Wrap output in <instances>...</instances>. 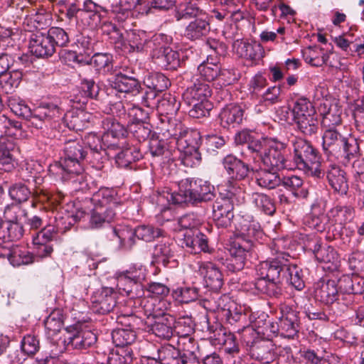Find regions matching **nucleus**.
<instances>
[{"instance_id":"79ce46f5","label":"nucleus","mask_w":364,"mask_h":364,"mask_svg":"<svg viewBox=\"0 0 364 364\" xmlns=\"http://www.w3.org/2000/svg\"><path fill=\"white\" fill-rule=\"evenodd\" d=\"M154 61L165 70H176L181 64L180 53L168 46Z\"/></svg>"},{"instance_id":"dca6fc26","label":"nucleus","mask_w":364,"mask_h":364,"mask_svg":"<svg viewBox=\"0 0 364 364\" xmlns=\"http://www.w3.org/2000/svg\"><path fill=\"white\" fill-rule=\"evenodd\" d=\"M117 305V292L111 287H103L95 292L91 297V309L98 314L112 311Z\"/></svg>"},{"instance_id":"774afa93","label":"nucleus","mask_w":364,"mask_h":364,"mask_svg":"<svg viewBox=\"0 0 364 364\" xmlns=\"http://www.w3.org/2000/svg\"><path fill=\"white\" fill-rule=\"evenodd\" d=\"M1 75L0 83L2 85V87L9 92L19 85L23 77V73L19 68H15Z\"/></svg>"},{"instance_id":"4c0bfd02","label":"nucleus","mask_w":364,"mask_h":364,"mask_svg":"<svg viewBox=\"0 0 364 364\" xmlns=\"http://www.w3.org/2000/svg\"><path fill=\"white\" fill-rule=\"evenodd\" d=\"M172 42V38L164 33H156L150 38H147L146 52H149L153 60L166 49Z\"/></svg>"},{"instance_id":"412c9836","label":"nucleus","mask_w":364,"mask_h":364,"mask_svg":"<svg viewBox=\"0 0 364 364\" xmlns=\"http://www.w3.org/2000/svg\"><path fill=\"white\" fill-rule=\"evenodd\" d=\"M314 296L316 300L326 305L338 299L341 294L337 281L324 278L319 279L314 285Z\"/></svg>"},{"instance_id":"4d7b16f0","label":"nucleus","mask_w":364,"mask_h":364,"mask_svg":"<svg viewBox=\"0 0 364 364\" xmlns=\"http://www.w3.org/2000/svg\"><path fill=\"white\" fill-rule=\"evenodd\" d=\"M55 175L60 176L63 181H68L74 191L84 192L88 189L87 177L84 175L83 171L77 173L65 171L63 173Z\"/></svg>"},{"instance_id":"4468645a","label":"nucleus","mask_w":364,"mask_h":364,"mask_svg":"<svg viewBox=\"0 0 364 364\" xmlns=\"http://www.w3.org/2000/svg\"><path fill=\"white\" fill-rule=\"evenodd\" d=\"M179 241L183 248L191 254H198L200 252H210L208 245V239L200 229L187 230L182 232Z\"/></svg>"},{"instance_id":"5701e85b","label":"nucleus","mask_w":364,"mask_h":364,"mask_svg":"<svg viewBox=\"0 0 364 364\" xmlns=\"http://www.w3.org/2000/svg\"><path fill=\"white\" fill-rule=\"evenodd\" d=\"M222 315L229 324L237 328L238 332L243 331L252 323L251 314L235 304H230L228 309H222Z\"/></svg>"},{"instance_id":"37998d69","label":"nucleus","mask_w":364,"mask_h":364,"mask_svg":"<svg viewBox=\"0 0 364 364\" xmlns=\"http://www.w3.org/2000/svg\"><path fill=\"white\" fill-rule=\"evenodd\" d=\"M150 331L156 336L164 339H169L173 336V324L174 318L172 316H165L164 320L159 319L149 321Z\"/></svg>"},{"instance_id":"f03ea898","label":"nucleus","mask_w":364,"mask_h":364,"mask_svg":"<svg viewBox=\"0 0 364 364\" xmlns=\"http://www.w3.org/2000/svg\"><path fill=\"white\" fill-rule=\"evenodd\" d=\"M324 153L343 162H348L360 155L359 140L343 127L324 129L322 135Z\"/></svg>"},{"instance_id":"49530a36","label":"nucleus","mask_w":364,"mask_h":364,"mask_svg":"<svg viewBox=\"0 0 364 364\" xmlns=\"http://www.w3.org/2000/svg\"><path fill=\"white\" fill-rule=\"evenodd\" d=\"M294 122L297 130L306 136H312L318 132L320 121L317 114L306 116Z\"/></svg>"},{"instance_id":"7c9ffc66","label":"nucleus","mask_w":364,"mask_h":364,"mask_svg":"<svg viewBox=\"0 0 364 364\" xmlns=\"http://www.w3.org/2000/svg\"><path fill=\"white\" fill-rule=\"evenodd\" d=\"M210 31V25L206 18H196L185 28L183 36L191 41L203 40Z\"/></svg>"},{"instance_id":"c9c22d12","label":"nucleus","mask_w":364,"mask_h":364,"mask_svg":"<svg viewBox=\"0 0 364 364\" xmlns=\"http://www.w3.org/2000/svg\"><path fill=\"white\" fill-rule=\"evenodd\" d=\"M112 158H114L116 164L119 168H127L132 163L139 161L142 157L140 149L135 146L112 151Z\"/></svg>"},{"instance_id":"c756f323","label":"nucleus","mask_w":364,"mask_h":364,"mask_svg":"<svg viewBox=\"0 0 364 364\" xmlns=\"http://www.w3.org/2000/svg\"><path fill=\"white\" fill-rule=\"evenodd\" d=\"M119 149V146L115 142L106 143L105 146H100L98 150L90 151L86 159L94 168L101 170L109 159L112 158V151Z\"/></svg>"},{"instance_id":"2f4dec72","label":"nucleus","mask_w":364,"mask_h":364,"mask_svg":"<svg viewBox=\"0 0 364 364\" xmlns=\"http://www.w3.org/2000/svg\"><path fill=\"white\" fill-rule=\"evenodd\" d=\"M223 165L228 175L235 180L245 179L250 171L248 164L232 154H228L223 159Z\"/></svg>"},{"instance_id":"ea45409f","label":"nucleus","mask_w":364,"mask_h":364,"mask_svg":"<svg viewBox=\"0 0 364 364\" xmlns=\"http://www.w3.org/2000/svg\"><path fill=\"white\" fill-rule=\"evenodd\" d=\"M250 354L252 358L264 364L272 363L276 358L273 346L265 341H259L252 345Z\"/></svg>"},{"instance_id":"c85d7f7f","label":"nucleus","mask_w":364,"mask_h":364,"mask_svg":"<svg viewBox=\"0 0 364 364\" xmlns=\"http://www.w3.org/2000/svg\"><path fill=\"white\" fill-rule=\"evenodd\" d=\"M15 149L16 143L14 139L0 136V169L9 172L14 168Z\"/></svg>"},{"instance_id":"9b49d317","label":"nucleus","mask_w":364,"mask_h":364,"mask_svg":"<svg viewBox=\"0 0 364 364\" xmlns=\"http://www.w3.org/2000/svg\"><path fill=\"white\" fill-rule=\"evenodd\" d=\"M18 209V208L16 205H7L4 213L6 220L0 219V239L4 242L18 240L23 235V225L12 215V213H16Z\"/></svg>"},{"instance_id":"ddd939ff","label":"nucleus","mask_w":364,"mask_h":364,"mask_svg":"<svg viewBox=\"0 0 364 364\" xmlns=\"http://www.w3.org/2000/svg\"><path fill=\"white\" fill-rule=\"evenodd\" d=\"M65 330L67 336L65 341L73 349L86 350L97 342L96 334L90 330L82 329L79 326H70Z\"/></svg>"},{"instance_id":"de8ad7c7","label":"nucleus","mask_w":364,"mask_h":364,"mask_svg":"<svg viewBox=\"0 0 364 364\" xmlns=\"http://www.w3.org/2000/svg\"><path fill=\"white\" fill-rule=\"evenodd\" d=\"M105 128L107 129V132L102 136V142L104 145L108 143L109 139L112 136L114 139H118L120 137L125 136L128 132L123 124L117 122L112 117H107L103 121Z\"/></svg>"},{"instance_id":"864d4df0","label":"nucleus","mask_w":364,"mask_h":364,"mask_svg":"<svg viewBox=\"0 0 364 364\" xmlns=\"http://www.w3.org/2000/svg\"><path fill=\"white\" fill-rule=\"evenodd\" d=\"M112 338L116 346L124 347L135 341L136 333L132 328H117L112 331Z\"/></svg>"},{"instance_id":"c03bdc74","label":"nucleus","mask_w":364,"mask_h":364,"mask_svg":"<svg viewBox=\"0 0 364 364\" xmlns=\"http://www.w3.org/2000/svg\"><path fill=\"white\" fill-rule=\"evenodd\" d=\"M146 40L145 32L131 31L128 33L127 42L124 41L122 51L124 53L144 52Z\"/></svg>"},{"instance_id":"a19ab883","label":"nucleus","mask_w":364,"mask_h":364,"mask_svg":"<svg viewBox=\"0 0 364 364\" xmlns=\"http://www.w3.org/2000/svg\"><path fill=\"white\" fill-rule=\"evenodd\" d=\"M302 55L306 63L314 67L326 64L329 58L328 53L318 46H309L302 50Z\"/></svg>"},{"instance_id":"bf43d9fd","label":"nucleus","mask_w":364,"mask_h":364,"mask_svg":"<svg viewBox=\"0 0 364 364\" xmlns=\"http://www.w3.org/2000/svg\"><path fill=\"white\" fill-rule=\"evenodd\" d=\"M166 141L167 140L159 136L157 134H153L151 136L149 139V150L153 157H168L169 150Z\"/></svg>"},{"instance_id":"e2e57ef3","label":"nucleus","mask_w":364,"mask_h":364,"mask_svg":"<svg viewBox=\"0 0 364 364\" xmlns=\"http://www.w3.org/2000/svg\"><path fill=\"white\" fill-rule=\"evenodd\" d=\"M7 103L11 112L16 115L27 120L31 116L32 109L23 100L16 96L8 97Z\"/></svg>"},{"instance_id":"3c124183","label":"nucleus","mask_w":364,"mask_h":364,"mask_svg":"<svg viewBox=\"0 0 364 364\" xmlns=\"http://www.w3.org/2000/svg\"><path fill=\"white\" fill-rule=\"evenodd\" d=\"M63 314L60 309L53 311L44 321V326L48 336L57 335L63 326Z\"/></svg>"},{"instance_id":"8fccbe9b","label":"nucleus","mask_w":364,"mask_h":364,"mask_svg":"<svg viewBox=\"0 0 364 364\" xmlns=\"http://www.w3.org/2000/svg\"><path fill=\"white\" fill-rule=\"evenodd\" d=\"M280 185L297 198H306L308 196V191L302 188L303 180L295 175L281 178Z\"/></svg>"},{"instance_id":"052dcab7","label":"nucleus","mask_w":364,"mask_h":364,"mask_svg":"<svg viewBox=\"0 0 364 364\" xmlns=\"http://www.w3.org/2000/svg\"><path fill=\"white\" fill-rule=\"evenodd\" d=\"M46 33L55 50L57 48L67 46L70 42L68 33L62 28L51 27Z\"/></svg>"},{"instance_id":"9d476101","label":"nucleus","mask_w":364,"mask_h":364,"mask_svg":"<svg viewBox=\"0 0 364 364\" xmlns=\"http://www.w3.org/2000/svg\"><path fill=\"white\" fill-rule=\"evenodd\" d=\"M279 321L277 323V334L287 338H294L298 336L300 328L299 312L288 305L281 307Z\"/></svg>"},{"instance_id":"a211bd4d","label":"nucleus","mask_w":364,"mask_h":364,"mask_svg":"<svg viewBox=\"0 0 364 364\" xmlns=\"http://www.w3.org/2000/svg\"><path fill=\"white\" fill-rule=\"evenodd\" d=\"M157 134L166 140L173 139L178 141L185 137L188 132L181 122L169 119L167 116L161 118L156 126Z\"/></svg>"},{"instance_id":"39448f33","label":"nucleus","mask_w":364,"mask_h":364,"mask_svg":"<svg viewBox=\"0 0 364 364\" xmlns=\"http://www.w3.org/2000/svg\"><path fill=\"white\" fill-rule=\"evenodd\" d=\"M87 155V149L83 146L82 141L69 139L64 144L63 156L59 161L50 165L49 171L53 174L63 173L65 171L80 173L84 171L83 161Z\"/></svg>"},{"instance_id":"680f3d73","label":"nucleus","mask_w":364,"mask_h":364,"mask_svg":"<svg viewBox=\"0 0 364 364\" xmlns=\"http://www.w3.org/2000/svg\"><path fill=\"white\" fill-rule=\"evenodd\" d=\"M128 132L138 141H144L149 138L151 125L147 122H131L128 125Z\"/></svg>"},{"instance_id":"58836bf2","label":"nucleus","mask_w":364,"mask_h":364,"mask_svg":"<svg viewBox=\"0 0 364 364\" xmlns=\"http://www.w3.org/2000/svg\"><path fill=\"white\" fill-rule=\"evenodd\" d=\"M212 95V90L208 83L198 81L192 86L188 87L183 93L185 101H209V97Z\"/></svg>"},{"instance_id":"7ed1b4c3","label":"nucleus","mask_w":364,"mask_h":364,"mask_svg":"<svg viewBox=\"0 0 364 364\" xmlns=\"http://www.w3.org/2000/svg\"><path fill=\"white\" fill-rule=\"evenodd\" d=\"M215 188L201 178H186L178 183V191L168 193L167 199L173 204H198L213 200Z\"/></svg>"},{"instance_id":"13d9d810","label":"nucleus","mask_w":364,"mask_h":364,"mask_svg":"<svg viewBox=\"0 0 364 364\" xmlns=\"http://www.w3.org/2000/svg\"><path fill=\"white\" fill-rule=\"evenodd\" d=\"M252 203L255 205L268 215H272L276 211L274 200L267 194L253 193L252 194Z\"/></svg>"},{"instance_id":"cd10ccee","label":"nucleus","mask_w":364,"mask_h":364,"mask_svg":"<svg viewBox=\"0 0 364 364\" xmlns=\"http://www.w3.org/2000/svg\"><path fill=\"white\" fill-rule=\"evenodd\" d=\"M245 109L238 104H229L222 109L220 113V124L224 128L235 127L245 119Z\"/></svg>"},{"instance_id":"f3484780","label":"nucleus","mask_w":364,"mask_h":364,"mask_svg":"<svg viewBox=\"0 0 364 364\" xmlns=\"http://www.w3.org/2000/svg\"><path fill=\"white\" fill-rule=\"evenodd\" d=\"M176 245L170 240H161L154 247L152 258L154 263L164 267L174 268L178 264L175 258Z\"/></svg>"},{"instance_id":"6e6552de","label":"nucleus","mask_w":364,"mask_h":364,"mask_svg":"<svg viewBox=\"0 0 364 364\" xmlns=\"http://www.w3.org/2000/svg\"><path fill=\"white\" fill-rule=\"evenodd\" d=\"M355 211L351 205H336L327 213L328 230H331L334 237L344 240L343 229L352 222L355 218Z\"/></svg>"},{"instance_id":"72a5a7b5","label":"nucleus","mask_w":364,"mask_h":364,"mask_svg":"<svg viewBox=\"0 0 364 364\" xmlns=\"http://www.w3.org/2000/svg\"><path fill=\"white\" fill-rule=\"evenodd\" d=\"M278 171L267 168H259L255 172L256 183L262 188L272 190L279 186L281 178Z\"/></svg>"},{"instance_id":"338daca9","label":"nucleus","mask_w":364,"mask_h":364,"mask_svg":"<svg viewBox=\"0 0 364 364\" xmlns=\"http://www.w3.org/2000/svg\"><path fill=\"white\" fill-rule=\"evenodd\" d=\"M31 23H33L36 29H43L48 26L52 22L51 14L46 12L44 9H32L28 19Z\"/></svg>"},{"instance_id":"b1692460","label":"nucleus","mask_w":364,"mask_h":364,"mask_svg":"<svg viewBox=\"0 0 364 364\" xmlns=\"http://www.w3.org/2000/svg\"><path fill=\"white\" fill-rule=\"evenodd\" d=\"M29 49L33 55L42 58H50L56 52L46 33L39 31L31 35Z\"/></svg>"},{"instance_id":"603ef678","label":"nucleus","mask_w":364,"mask_h":364,"mask_svg":"<svg viewBox=\"0 0 364 364\" xmlns=\"http://www.w3.org/2000/svg\"><path fill=\"white\" fill-rule=\"evenodd\" d=\"M144 84L149 90L161 92L166 90L171 83L168 78L164 74L161 73H152L145 76Z\"/></svg>"},{"instance_id":"20e7f679","label":"nucleus","mask_w":364,"mask_h":364,"mask_svg":"<svg viewBox=\"0 0 364 364\" xmlns=\"http://www.w3.org/2000/svg\"><path fill=\"white\" fill-rule=\"evenodd\" d=\"M292 145V159L296 167L309 176L323 178L325 168L321 162L318 151L309 141L301 138L295 139Z\"/></svg>"},{"instance_id":"0e129e2a","label":"nucleus","mask_w":364,"mask_h":364,"mask_svg":"<svg viewBox=\"0 0 364 364\" xmlns=\"http://www.w3.org/2000/svg\"><path fill=\"white\" fill-rule=\"evenodd\" d=\"M22 125L20 122L12 120L4 114H0V132L11 138L21 133Z\"/></svg>"},{"instance_id":"0eeeda50","label":"nucleus","mask_w":364,"mask_h":364,"mask_svg":"<svg viewBox=\"0 0 364 364\" xmlns=\"http://www.w3.org/2000/svg\"><path fill=\"white\" fill-rule=\"evenodd\" d=\"M109 85L117 92L136 96L142 92L140 81L134 76L132 70L116 72L109 79Z\"/></svg>"},{"instance_id":"6e6d98bb","label":"nucleus","mask_w":364,"mask_h":364,"mask_svg":"<svg viewBox=\"0 0 364 364\" xmlns=\"http://www.w3.org/2000/svg\"><path fill=\"white\" fill-rule=\"evenodd\" d=\"M284 279L298 291H301L305 287L302 269L291 262Z\"/></svg>"},{"instance_id":"bb28decb","label":"nucleus","mask_w":364,"mask_h":364,"mask_svg":"<svg viewBox=\"0 0 364 364\" xmlns=\"http://www.w3.org/2000/svg\"><path fill=\"white\" fill-rule=\"evenodd\" d=\"M234 207L229 202L216 199L213 205V217L218 228H228L234 218Z\"/></svg>"},{"instance_id":"473e14b6","label":"nucleus","mask_w":364,"mask_h":364,"mask_svg":"<svg viewBox=\"0 0 364 364\" xmlns=\"http://www.w3.org/2000/svg\"><path fill=\"white\" fill-rule=\"evenodd\" d=\"M326 177L331 186L335 191L341 194H346L348 190V183L346 173L338 166L331 165L326 171Z\"/></svg>"},{"instance_id":"393cba45","label":"nucleus","mask_w":364,"mask_h":364,"mask_svg":"<svg viewBox=\"0 0 364 364\" xmlns=\"http://www.w3.org/2000/svg\"><path fill=\"white\" fill-rule=\"evenodd\" d=\"M199 273L204 278L205 286L213 291H219L223 285L221 271L213 263L202 262L199 265Z\"/></svg>"},{"instance_id":"f8f14e48","label":"nucleus","mask_w":364,"mask_h":364,"mask_svg":"<svg viewBox=\"0 0 364 364\" xmlns=\"http://www.w3.org/2000/svg\"><path fill=\"white\" fill-rule=\"evenodd\" d=\"M286 149L285 143L277 139L270 141V145L267 146V149L261 159L263 166L278 171L287 168Z\"/></svg>"},{"instance_id":"2eb2a0df","label":"nucleus","mask_w":364,"mask_h":364,"mask_svg":"<svg viewBox=\"0 0 364 364\" xmlns=\"http://www.w3.org/2000/svg\"><path fill=\"white\" fill-rule=\"evenodd\" d=\"M107 239L116 243L118 250H130L136 243L134 228L128 225H117L109 227Z\"/></svg>"},{"instance_id":"f257e3e1","label":"nucleus","mask_w":364,"mask_h":364,"mask_svg":"<svg viewBox=\"0 0 364 364\" xmlns=\"http://www.w3.org/2000/svg\"><path fill=\"white\" fill-rule=\"evenodd\" d=\"M288 240L274 239L269 245L272 257L260 262L256 267L257 278L254 286L258 293L270 297H278L282 294V284L288 269L291 257L285 252Z\"/></svg>"},{"instance_id":"5fc2aeb1","label":"nucleus","mask_w":364,"mask_h":364,"mask_svg":"<svg viewBox=\"0 0 364 364\" xmlns=\"http://www.w3.org/2000/svg\"><path fill=\"white\" fill-rule=\"evenodd\" d=\"M292 113L294 121L317 114L312 103L306 97H300L295 100Z\"/></svg>"},{"instance_id":"f704fd0d","label":"nucleus","mask_w":364,"mask_h":364,"mask_svg":"<svg viewBox=\"0 0 364 364\" xmlns=\"http://www.w3.org/2000/svg\"><path fill=\"white\" fill-rule=\"evenodd\" d=\"M218 199L229 202L233 206L239 205L245 203V192L237 183L229 181L220 189Z\"/></svg>"},{"instance_id":"a18cd8bd","label":"nucleus","mask_w":364,"mask_h":364,"mask_svg":"<svg viewBox=\"0 0 364 364\" xmlns=\"http://www.w3.org/2000/svg\"><path fill=\"white\" fill-rule=\"evenodd\" d=\"M117 214V211L111 210L110 208L105 210L94 208L91 212L90 226L93 229L102 228L105 224L111 223Z\"/></svg>"},{"instance_id":"423d86ee","label":"nucleus","mask_w":364,"mask_h":364,"mask_svg":"<svg viewBox=\"0 0 364 364\" xmlns=\"http://www.w3.org/2000/svg\"><path fill=\"white\" fill-rule=\"evenodd\" d=\"M228 250L230 257L227 262L226 267L230 272H238L245 267L247 261L251 257L253 242L252 240L245 239L242 235H237L230 241Z\"/></svg>"},{"instance_id":"1a4fd4ad","label":"nucleus","mask_w":364,"mask_h":364,"mask_svg":"<svg viewBox=\"0 0 364 364\" xmlns=\"http://www.w3.org/2000/svg\"><path fill=\"white\" fill-rule=\"evenodd\" d=\"M306 248L312 252L318 262L324 263V269L333 272L339 267V256L336 250L330 245H323L318 237L311 238L306 244Z\"/></svg>"},{"instance_id":"69168bd1","label":"nucleus","mask_w":364,"mask_h":364,"mask_svg":"<svg viewBox=\"0 0 364 364\" xmlns=\"http://www.w3.org/2000/svg\"><path fill=\"white\" fill-rule=\"evenodd\" d=\"M173 294L183 303L194 301L200 296V289L194 285L178 287L173 291Z\"/></svg>"},{"instance_id":"09e8293b","label":"nucleus","mask_w":364,"mask_h":364,"mask_svg":"<svg viewBox=\"0 0 364 364\" xmlns=\"http://www.w3.org/2000/svg\"><path fill=\"white\" fill-rule=\"evenodd\" d=\"M181 352L171 345H166L157 350V357L153 360H158L161 364H180Z\"/></svg>"},{"instance_id":"4be33fe9","label":"nucleus","mask_w":364,"mask_h":364,"mask_svg":"<svg viewBox=\"0 0 364 364\" xmlns=\"http://www.w3.org/2000/svg\"><path fill=\"white\" fill-rule=\"evenodd\" d=\"M139 306L141 307L144 315L148 320L159 319L162 321L165 316H171L166 313L169 304L164 299L144 298L139 300Z\"/></svg>"},{"instance_id":"6ab92c4d","label":"nucleus","mask_w":364,"mask_h":364,"mask_svg":"<svg viewBox=\"0 0 364 364\" xmlns=\"http://www.w3.org/2000/svg\"><path fill=\"white\" fill-rule=\"evenodd\" d=\"M91 203L96 208L109 209L117 211V213L123 210V205L117 198L113 189L101 188L90 198Z\"/></svg>"},{"instance_id":"aec40b11","label":"nucleus","mask_w":364,"mask_h":364,"mask_svg":"<svg viewBox=\"0 0 364 364\" xmlns=\"http://www.w3.org/2000/svg\"><path fill=\"white\" fill-rule=\"evenodd\" d=\"M318 110L322 117L321 124L325 129L343 127L341 110L337 104L326 100L320 103Z\"/></svg>"},{"instance_id":"e433bc0d","label":"nucleus","mask_w":364,"mask_h":364,"mask_svg":"<svg viewBox=\"0 0 364 364\" xmlns=\"http://www.w3.org/2000/svg\"><path fill=\"white\" fill-rule=\"evenodd\" d=\"M233 48L240 57L246 59L258 60L262 57L263 48L259 43L237 40L233 43Z\"/></svg>"},{"instance_id":"a878e982","label":"nucleus","mask_w":364,"mask_h":364,"mask_svg":"<svg viewBox=\"0 0 364 364\" xmlns=\"http://www.w3.org/2000/svg\"><path fill=\"white\" fill-rule=\"evenodd\" d=\"M8 259L14 267L28 264L33 262V255L18 246L0 247V259Z\"/></svg>"}]
</instances>
